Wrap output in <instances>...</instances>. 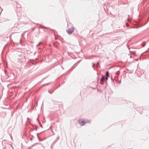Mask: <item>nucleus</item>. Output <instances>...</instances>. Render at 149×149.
Listing matches in <instances>:
<instances>
[{"mask_svg":"<svg viewBox=\"0 0 149 149\" xmlns=\"http://www.w3.org/2000/svg\"><path fill=\"white\" fill-rule=\"evenodd\" d=\"M79 124L81 125H84L85 124L89 123V121L88 120L85 121L84 120L80 119L78 121Z\"/></svg>","mask_w":149,"mask_h":149,"instance_id":"obj_1","label":"nucleus"},{"mask_svg":"<svg viewBox=\"0 0 149 149\" xmlns=\"http://www.w3.org/2000/svg\"><path fill=\"white\" fill-rule=\"evenodd\" d=\"M74 28L73 27H71L67 30V32L69 34H71L74 31Z\"/></svg>","mask_w":149,"mask_h":149,"instance_id":"obj_2","label":"nucleus"},{"mask_svg":"<svg viewBox=\"0 0 149 149\" xmlns=\"http://www.w3.org/2000/svg\"><path fill=\"white\" fill-rule=\"evenodd\" d=\"M105 79V77L104 76H102V78L101 79V81L100 83L101 84H103L104 83V80Z\"/></svg>","mask_w":149,"mask_h":149,"instance_id":"obj_3","label":"nucleus"},{"mask_svg":"<svg viewBox=\"0 0 149 149\" xmlns=\"http://www.w3.org/2000/svg\"><path fill=\"white\" fill-rule=\"evenodd\" d=\"M109 72L108 71H107L106 72V77H109Z\"/></svg>","mask_w":149,"mask_h":149,"instance_id":"obj_4","label":"nucleus"},{"mask_svg":"<svg viewBox=\"0 0 149 149\" xmlns=\"http://www.w3.org/2000/svg\"><path fill=\"white\" fill-rule=\"evenodd\" d=\"M126 25L127 26V27H128L129 26V25L127 23H126Z\"/></svg>","mask_w":149,"mask_h":149,"instance_id":"obj_5","label":"nucleus"},{"mask_svg":"<svg viewBox=\"0 0 149 149\" xmlns=\"http://www.w3.org/2000/svg\"><path fill=\"white\" fill-rule=\"evenodd\" d=\"M108 77H106V80H107V79H108Z\"/></svg>","mask_w":149,"mask_h":149,"instance_id":"obj_6","label":"nucleus"}]
</instances>
